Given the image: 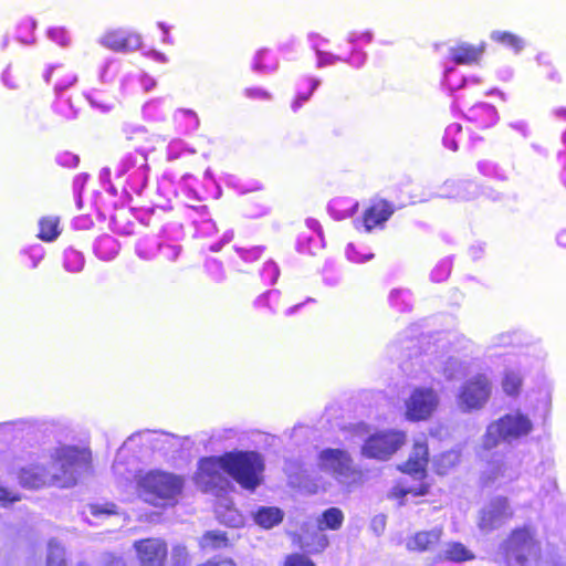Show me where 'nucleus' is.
Returning a JSON list of instances; mask_svg holds the SVG:
<instances>
[{"instance_id": "f257e3e1", "label": "nucleus", "mask_w": 566, "mask_h": 566, "mask_svg": "<svg viewBox=\"0 0 566 566\" xmlns=\"http://www.w3.org/2000/svg\"><path fill=\"white\" fill-rule=\"evenodd\" d=\"M263 460L255 452L226 453L202 459L196 475L197 484L205 492L219 493L229 485V476L243 489L254 491L262 481Z\"/></svg>"}, {"instance_id": "f03ea898", "label": "nucleus", "mask_w": 566, "mask_h": 566, "mask_svg": "<svg viewBox=\"0 0 566 566\" xmlns=\"http://www.w3.org/2000/svg\"><path fill=\"white\" fill-rule=\"evenodd\" d=\"M91 454L74 447L57 448L50 460L32 462L19 472L22 486L39 489L45 485L69 488L76 483L81 474L90 467Z\"/></svg>"}, {"instance_id": "7ed1b4c3", "label": "nucleus", "mask_w": 566, "mask_h": 566, "mask_svg": "<svg viewBox=\"0 0 566 566\" xmlns=\"http://www.w3.org/2000/svg\"><path fill=\"white\" fill-rule=\"evenodd\" d=\"M184 486V476L164 470H149L137 476L139 497L157 507L176 505Z\"/></svg>"}, {"instance_id": "20e7f679", "label": "nucleus", "mask_w": 566, "mask_h": 566, "mask_svg": "<svg viewBox=\"0 0 566 566\" xmlns=\"http://www.w3.org/2000/svg\"><path fill=\"white\" fill-rule=\"evenodd\" d=\"M507 566H538L539 545L527 528H517L502 544Z\"/></svg>"}, {"instance_id": "39448f33", "label": "nucleus", "mask_w": 566, "mask_h": 566, "mask_svg": "<svg viewBox=\"0 0 566 566\" xmlns=\"http://www.w3.org/2000/svg\"><path fill=\"white\" fill-rule=\"evenodd\" d=\"M533 429L530 418L518 411L505 415L497 421L489 424L483 447L491 450L499 446L501 441L511 442L527 436Z\"/></svg>"}, {"instance_id": "423d86ee", "label": "nucleus", "mask_w": 566, "mask_h": 566, "mask_svg": "<svg viewBox=\"0 0 566 566\" xmlns=\"http://www.w3.org/2000/svg\"><path fill=\"white\" fill-rule=\"evenodd\" d=\"M317 465L321 471L331 474L344 486L355 485L361 479V473L354 464L352 457L343 449L322 450L317 458Z\"/></svg>"}, {"instance_id": "0eeeda50", "label": "nucleus", "mask_w": 566, "mask_h": 566, "mask_svg": "<svg viewBox=\"0 0 566 566\" xmlns=\"http://www.w3.org/2000/svg\"><path fill=\"white\" fill-rule=\"evenodd\" d=\"M406 441L400 430H384L371 434L363 446V454L368 458L386 460L391 457Z\"/></svg>"}, {"instance_id": "6e6552de", "label": "nucleus", "mask_w": 566, "mask_h": 566, "mask_svg": "<svg viewBox=\"0 0 566 566\" xmlns=\"http://www.w3.org/2000/svg\"><path fill=\"white\" fill-rule=\"evenodd\" d=\"M513 516L509 500L504 496L491 499L479 512L478 526L480 531L490 533L507 523Z\"/></svg>"}, {"instance_id": "1a4fd4ad", "label": "nucleus", "mask_w": 566, "mask_h": 566, "mask_svg": "<svg viewBox=\"0 0 566 566\" xmlns=\"http://www.w3.org/2000/svg\"><path fill=\"white\" fill-rule=\"evenodd\" d=\"M491 381L485 375H476L465 381L459 392V406L467 411L481 409L490 398Z\"/></svg>"}, {"instance_id": "9d476101", "label": "nucleus", "mask_w": 566, "mask_h": 566, "mask_svg": "<svg viewBox=\"0 0 566 566\" xmlns=\"http://www.w3.org/2000/svg\"><path fill=\"white\" fill-rule=\"evenodd\" d=\"M439 403L438 394L431 388H416L406 401V416L409 420L428 419Z\"/></svg>"}, {"instance_id": "9b49d317", "label": "nucleus", "mask_w": 566, "mask_h": 566, "mask_svg": "<svg viewBox=\"0 0 566 566\" xmlns=\"http://www.w3.org/2000/svg\"><path fill=\"white\" fill-rule=\"evenodd\" d=\"M134 549L140 566H164L167 558V545L160 538H145L134 543Z\"/></svg>"}, {"instance_id": "f8f14e48", "label": "nucleus", "mask_w": 566, "mask_h": 566, "mask_svg": "<svg viewBox=\"0 0 566 566\" xmlns=\"http://www.w3.org/2000/svg\"><path fill=\"white\" fill-rule=\"evenodd\" d=\"M449 59L455 64L478 63L484 52L482 42L472 44L462 39L453 38L447 42Z\"/></svg>"}, {"instance_id": "ddd939ff", "label": "nucleus", "mask_w": 566, "mask_h": 566, "mask_svg": "<svg viewBox=\"0 0 566 566\" xmlns=\"http://www.w3.org/2000/svg\"><path fill=\"white\" fill-rule=\"evenodd\" d=\"M443 534L442 527H433L429 531H419L407 537L406 548L410 552H432L440 543Z\"/></svg>"}, {"instance_id": "4468645a", "label": "nucleus", "mask_w": 566, "mask_h": 566, "mask_svg": "<svg viewBox=\"0 0 566 566\" xmlns=\"http://www.w3.org/2000/svg\"><path fill=\"white\" fill-rule=\"evenodd\" d=\"M159 252L168 261H175L181 252L177 244H165L153 240H142L137 244V253L142 259L150 260Z\"/></svg>"}, {"instance_id": "2eb2a0df", "label": "nucleus", "mask_w": 566, "mask_h": 566, "mask_svg": "<svg viewBox=\"0 0 566 566\" xmlns=\"http://www.w3.org/2000/svg\"><path fill=\"white\" fill-rule=\"evenodd\" d=\"M427 464L428 447L423 441L417 440L408 461L403 464L401 470L415 476V479L420 480L424 476Z\"/></svg>"}, {"instance_id": "dca6fc26", "label": "nucleus", "mask_w": 566, "mask_h": 566, "mask_svg": "<svg viewBox=\"0 0 566 566\" xmlns=\"http://www.w3.org/2000/svg\"><path fill=\"white\" fill-rule=\"evenodd\" d=\"M345 43L352 51V53L349 55H347L346 53H338L335 55L333 53L324 52L319 48V45H315V50H316V54H317V59H318V62H317L318 66L319 67L325 66L329 63H333L334 60L346 61L356 67L361 66L365 62V55L363 53L355 51L356 44L354 43V41L350 38H345Z\"/></svg>"}, {"instance_id": "f3484780", "label": "nucleus", "mask_w": 566, "mask_h": 566, "mask_svg": "<svg viewBox=\"0 0 566 566\" xmlns=\"http://www.w3.org/2000/svg\"><path fill=\"white\" fill-rule=\"evenodd\" d=\"M216 516L220 523L230 527H240L244 524V516L234 507L228 497H219L216 504Z\"/></svg>"}, {"instance_id": "a211bd4d", "label": "nucleus", "mask_w": 566, "mask_h": 566, "mask_svg": "<svg viewBox=\"0 0 566 566\" xmlns=\"http://www.w3.org/2000/svg\"><path fill=\"white\" fill-rule=\"evenodd\" d=\"M474 554L460 542H448L438 552L439 562L462 563L474 559Z\"/></svg>"}, {"instance_id": "6ab92c4d", "label": "nucleus", "mask_w": 566, "mask_h": 566, "mask_svg": "<svg viewBox=\"0 0 566 566\" xmlns=\"http://www.w3.org/2000/svg\"><path fill=\"white\" fill-rule=\"evenodd\" d=\"M300 542L302 547H304L308 553H321L328 546V537L318 528L315 524L312 526V530L308 527L303 532L300 537Z\"/></svg>"}, {"instance_id": "aec40b11", "label": "nucleus", "mask_w": 566, "mask_h": 566, "mask_svg": "<svg viewBox=\"0 0 566 566\" xmlns=\"http://www.w3.org/2000/svg\"><path fill=\"white\" fill-rule=\"evenodd\" d=\"M394 213L391 205L387 201H379L370 207L364 217V227L367 232L371 231L376 226L381 224Z\"/></svg>"}, {"instance_id": "412c9836", "label": "nucleus", "mask_w": 566, "mask_h": 566, "mask_svg": "<svg viewBox=\"0 0 566 566\" xmlns=\"http://www.w3.org/2000/svg\"><path fill=\"white\" fill-rule=\"evenodd\" d=\"M467 117L480 127H490L496 123L497 112L491 104L480 103L469 109Z\"/></svg>"}, {"instance_id": "4be33fe9", "label": "nucleus", "mask_w": 566, "mask_h": 566, "mask_svg": "<svg viewBox=\"0 0 566 566\" xmlns=\"http://www.w3.org/2000/svg\"><path fill=\"white\" fill-rule=\"evenodd\" d=\"M101 44L109 50L120 53L144 50L140 38H101Z\"/></svg>"}, {"instance_id": "5701e85b", "label": "nucleus", "mask_w": 566, "mask_h": 566, "mask_svg": "<svg viewBox=\"0 0 566 566\" xmlns=\"http://www.w3.org/2000/svg\"><path fill=\"white\" fill-rule=\"evenodd\" d=\"M283 512L274 506H261L253 513L254 522L263 528H271L283 520Z\"/></svg>"}, {"instance_id": "b1692460", "label": "nucleus", "mask_w": 566, "mask_h": 566, "mask_svg": "<svg viewBox=\"0 0 566 566\" xmlns=\"http://www.w3.org/2000/svg\"><path fill=\"white\" fill-rule=\"evenodd\" d=\"M478 192V187L471 181H448L442 196L460 199H471Z\"/></svg>"}, {"instance_id": "393cba45", "label": "nucleus", "mask_w": 566, "mask_h": 566, "mask_svg": "<svg viewBox=\"0 0 566 566\" xmlns=\"http://www.w3.org/2000/svg\"><path fill=\"white\" fill-rule=\"evenodd\" d=\"M344 522V514L338 507H329L325 510L317 518L316 525L322 531L325 530H339Z\"/></svg>"}, {"instance_id": "a878e982", "label": "nucleus", "mask_w": 566, "mask_h": 566, "mask_svg": "<svg viewBox=\"0 0 566 566\" xmlns=\"http://www.w3.org/2000/svg\"><path fill=\"white\" fill-rule=\"evenodd\" d=\"M229 545L230 538L228 533L223 531H208L200 539V546L203 549H220Z\"/></svg>"}, {"instance_id": "bb28decb", "label": "nucleus", "mask_w": 566, "mask_h": 566, "mask_svg": "<svg viewBox=\"0 0 566 566\" xmlns=\"http://www.w3.org/2000/svg\"><path fill=\"white\" fill-rule=\"evenodd\" d=\"M60 220L56 217H43L39 221V234L38 237L42 241L52 242L57 239L61 231L59 228Z\"/></svg>"}, {"instance_id": "cd10ccee", "label": "nucleus", "mask_w": 566, "mask_h": 566, "mask_svg": "<svg viewBox=\"0 0 566 566\" xmlns=\"http://www.w3.org/2000/svg\"><path fill=\"white\" fill-rule=\"evenodd\" d=\"M517 476V470L513 465L509 464L506 461L501 463H492L490 476L488 478L491 481L503 480L512 481Z\"/></svg>"}, {"instance_id": "c85d7f7f", "label": "nucleus", "mask_w": 566, "mask_h": 566, "mask_svg": "<svg viewBox=\"0 0 566 566\" xmlns=\"http://www.w3.org/2000/svg\"><path fill=\"white\" fill-rule=\"evenodd\" d=\"M389 303L398 311L406 312L412 306V295L409 290L395 289L389 294Z\"/></svg>"}, {"instance_id": "c756f323", "label": "nucleus", "mask_w": 566, "mask_h": 566, "mask_svg": "<svg viewBox=\"0 0 566 566\" xmlns=\"http://www.w3.org/2000/svg\"><path fill=\"white\" fill-rule=\"evenodd\" d=\"M45 566H66L64 547L55 539L48 544Z\"/></svg>"}, {"instance_id": "7c9ffc66", "label": "nucleus", "mask_w": 566, "mask_h": 566, "mask_svg": "<svg viewBox=\"0 0 566 566\" xmlns=\"http://www.w3.org/2000/svg\"><path fill=\"white\" fill-rule=\"evenodd\" d=\"M522 385V376L518 371L507 370L504 375L502 387L510 396L517 395Z\"/></svg>"}, {"instance_id": "2f4dec72", "label": "nucleus", "mask_w": 566, "mask_h": 566, "mask_svg": "<svg viewBox=\"0 0 566 566\" xmlns=\"http://www.w3.org/2000/svg\"><path fill=\"white\" fill-rule=\"evenodd\" d=\"M470 80L459 76L453 67H447L444 71L443 85L450 91H457L461 88L467 82ZM474 83H478V80H471Z\"/></svg>"}, {"instance_id": "473e14b6", "label": "nucleus", "mask_w": 566, "mask_h": 566, "mask_svg": "<svg viewBox=\"0 0 566 566\" xmlns=\"http://www.w3.org/2000/svg\"><path fill=\"white\" fill-rule=\"evenodd\" d=\"M424 494H427V486L423 483L418 486H408L405 482H401L392 490L395 497H406L408 495L420 496Z\"/></svg>"}, {"instance_id": "72a5a7b5", "label": "nucleus", "mask_w": 566, "mask_h": 566, "mask_svg": "<svg viewBox=\"0 0 566 566\" xmlns=\"http://www.w3.org/2000/svg\"><path fill=\"white\" fill-rule=\"evenodd\" d=\"M441 371L448 379H453L463 373V365L459 359L448 357V359L442 363Z\"/></svg>"}, {"instance_id": "f704fd0d", "label": "nucleus", "mask_w": 566, "mask_h": 566, "mask_svg": "<svg viewBox=\"0 0 566 566\" xmlns=\"http://www.w3.org/2000/svg\"><path fill=\"white\" fill-rule=\"evenodd\" d=\"M462 127L460 124H451L446 128L443 144L447 148L455 151L458 149V142L455 136L461 134Z\"/></svg>"}, {"instance_id": "c9c22d12", "label": "nucleus", "mask_w": 566, "mask_h": 566, "mask_svg": "<svg viewBox=\"0 0 566 566\" xmlns=\"http://www.w3.org/2000/svg\"><path fill=\"white\" fill-rule=\"evenodd\" d=\"M307 82H308V86H310L308 92L307 93H302V92L297 93L296 98L292 103V108L294 112H296L303 105V103H305L310 99V96L318 87V85L321 83L319 80H317V78H310Z\"/></svg>"}, {"instance_id": "e433bc0d", "label": "nucleus", "mask_w": 566, "mask_h": 566, "mask_svg": "<svg viewBox=\"0 0 566 566\" xmlns=\"http://www.w3.org/2000/svg\"><path fill=\"white\" fill-rule=\"evenodd\" d=\"M171 562L175 566H189L190 558L188 551L182 545H176L171 551Z\"/></svg>"}, {"instance_id": "4c0bfd02", "label": "nucleus", "mask_w": 566, "mask_h": 566, "mask_svg": "<svg viewBox=\"0 0 566 566\" xmlns=\"http://www.w3.org/2000/svg\"><path fill=\"white\" fill-rule=\"evenodd\" d=\"M459 461V453L457 451H449L441 455L438 464V473L444 474L448 469L453 467Z\"/></svg>"}, {"instance_id": "58836bf2", "label": "nucleus", "mask_w": 566, "mask_h": 566, "mask_svg": "<svg viewBox=\"0 0 566 566\" xmlns=\"http://www.w3.org/2000/svg\"><path fill=\"white\" fill-rule=\"evenodd\" d=\"M268 55V51L265 50H261L256 53L255 55V59H254V63H253V69L255 71H259V72H263V73H269V72H273L275 69H276V63H272V64H266L264 61H265V57Z\"/></svg>"}, {"instance_id": "ea45409f", "label": "nucleus", "mask_w": 566, "mask_h": 566, "mask_svg": "<svg viewBox=\"0 0 566 566\" xmlns=\"http://www.w3.org/2000/svg\"><path fill=\"white\" fill-rule=\"evenodd\" d=\"M234 249L237 253L240 255V258L245 262L256 261L258 259H260L264 250L263 247H253L251 249L235 247Z\"/></svg>"}, {"instance_id": "a19ab883", "label": "nucleus", "mask_w": 566, "mask_h": 566, "mask_svg": "<svg viewBox=\"0 0 566 566\" xmlns=\"http://www.w3.org/2000/svg\"><path fill=\"white\" fill-rule=\"evenodd\" d=\"M346 256L350 262L361 263V262H366V261L373 259L374 254L370 252L363 253V252L358 251L354 244L350 243L347 245Z\"/></svg>"}, {"instance_id": "79ce46f5", "label": "nucleus", "mask_w": 566, "mask_h": 566, "mask_svg": "<svg viewBox=\"0 0 566 566\" xmlns=\"http://www.w3.org/2000/svg\"><path fill=\"white\" fill-rule=\"evenodd\" d=\"M128 161H132L134 165H138V167H139L138 174H142L144 176L143 167L145 166V158L142 155H137L135 157H127V156H125L123 158V160L120 161L119 167H118V171L117 172H118L119 176H123V175L127 174V164H128Z\"/></svg>"}, {"instance_id": "37998d69", "label": "nucleus", "mask_w": 566, "mask_h": 566, "mask_svg": "<svg viewBox=\"0 0 566 566\" xmlns=\"http://www.w3.org/2000/svg\"><path fill=\"white\" fill-rule=\"evenodd\" d=\"M90 512L93 516H108L116 514V505L113 503H106V504H92L90 505Z\"/></svg>"}, {"instance_id": "c03bdc74", "label": "nucleus", "mask_w": 566, "mask_h": 566, "mask_svg": "<svg viewBox=\"0 0 566 566\" xmlns=\"http://www.w3.org/2000/svg\"><path fill=\"white\" fill-rule=\"evenodd\" d=\"M280 271L277 265L273 261H268L263 265L262 277L265 281H269L270 284H274L279 277Z\"/></svg>"}, {"instance_id": "a18cd8bd", "label": "nucleus", "mask_w": 566, "mask_h": 566, "mask_svg": "<svg viewBox=\"0 0 566 566\" xmlns=\"http://www.w3.org/2000/svg\"><path fill=\"white\" fill-rule=\"evenodd\" d=\"M178 116H182L187 120L186 130H195L198 128L199 119L191 109H180Z\"/></svg>"}, {"instance_id": "49530a36", "label": "nucleus", "mask_w": 566, "mask_h": 566, "mask_svg": "<svg viewBox=\"0 0 566 566\" xmlns=\"http://www.w3.org/2000/svg\"><path fill=\"white\" fill-rule=\"evenodd\" d=\"M83 268V260L76 252H71L65 261V269L71 272H78Z\"/></svg>"}, {"instance_id": "de8ad7c7", "label": "nucleus", "mask_w": 566, "mask_h": 566, "mask_svg": "<svg viewBox=\"0 0 566 566\" xmlns=\"http://www.w3.org/2000/svg\"><path fill=\"white\" fill-rule=\"evenodd\" d=\"M496 39L504 48L512 50L514 53L520 52L524 46V42H523L522 38H496Z\"/></svg>"}, {"instance_id": "09e8293b", "label": "nucleus", "mask_w": 566, "mask_h": 566, "mask_svg": "<svg viewBox=\"0 0 566 566\" xmlns=\"http://www.w3.org/2000/svg\"><path fill=\"white\" fill-rule=\"evenodd\" d=\"M56 160H57L59 165H61L63 167L73 168V167L77 166L80 158H78V156H76L72 153L65 151V153L60 154L57 156Z\"/></svg>"}, {"instance_id": "8fccbe9b", "label": "nucleus", "mask_w": 566, "mask_h": 566, "mask_svg": "<svg viewBox=\"0 0 566 566\" xmlns=\"http://www.w3.org/2000/svg\"><path fill=\"white\" fill-rule=\"evenodd\" d=\"M285 566H315L306 556L294 554L287 557Z\"/></svg>"}, {"instance_id": "3c124183", "label": "nucleus", "mask_w": 566, "mask_h": 566, "mask_svg": "<svg viewBox=\"0 0 566 566\" xmlns=\"http://www.w3.org/2000/svg\"><path fill=\"white\" fill-rule=\"evenodd\" d=\"M450 273V264L444 261L439 264L431 273L432 280L440 282L443 281Z\"/></svg>"}, {"instance_id": "603ef678", "label": "nucleus", "mask_w": 566, "mask_h": 566, "mask_svg": "<svg viewBox=\"0 0 566 566\" xmlns=\"http://www.w3.org/2000/svg\"><path fill=\"white\" fill-rule=\"evenodd\" d=\"M244 94L249 98H259V99H270L271 98V95L266 91H264L260 87L248 88Z\"/></svg>"}, {"instance_id": "864d4df0", "label": "nucleus", "mask_w": 566, "mask_h": 566, "mask_svg": "<svg viewBox=\"0 0 566 566\" xmlns=\"http://www.w3.org/2000/svg\"><path fill=\"white\" fill-rule=\"evenodd\" d=\"M515 335L506 333V334H500L494 338V346L501 347V346H509L513 345Z\"/></svg>"}, {"instance_id": "5fc2aeb1", "label": "nucleus", "mask_w": 566, "mask_h": 566, "mask_svg": "<svg viewBox=\"0 0 566 566\" xmlns=\"http://www.w3.org/2000/svg\"><path fill=\"white\" fill-rule=\"evenodd\" d=\"M75 82V77L73 74H69L65 78L57 80L54 83V88L56 93H61L64 90H66L69 86H71Z\"/></svg>"}, {"instance_id": "6e6d98bb", "label": "nucleus", "mask_w": 566, "mask_h": 566, "mask_svg": "<svg viewBox=\"0 0 566 566\" xmlns=\"http://www.w3.org/2000/svg\"><path fill=\"white\" fill-rule=\"evenodd\" d=\"M386 526V516L385 515H376L371 521V528L376 534H381Z\"/></svg>"}, {"instance_id": "4d7b16f0", "label": "nucleus", "mask_w": 566, "mask_h": 566, "mask_svg": "<svg viewBox=\"0 0 566 566\" xmlns=\"http://www.w3.org/2000/svg\"><path fill=\"white\" fill-rule=\"evenodd\" d=\"M19 500V496L0 484V502L12 503Z\"/></svg>"}, {"instance_id": "13d9d810", "label": "nucleus", "mask_w": 566, "mask_h": 566, "mask_svg": "<svg viewBox=\"0 0 566 566\" xmlns=\"http://www.w3.org/2000/svg\"><path fill=\"white\" fill-rule=\"evenodd\" d=\"M144 54L154 59L155 61L163 62V63L167 62V57L163 53H160L154 49L144 51Z\"/></svg>"}, {"instance_id": "bf43d9fd", "label": "nucleus", "mask_w": 566, "mask_h": 566, "mask_svg": "<svg viewBox=\"0 0 566 566\" xmlns=\"http://www.w3.org/2000/svg\"><path fill=\"white\" fill-rule=\"evenodd\" d=\"M103 245H106V247H111V248H115L116 247V242L114 239L109 238V237H105V238H102L99 241H98V249Z\"/></svg>"}, {"instance_id": "052dcab7", "label": "nucleus", "mask_w": 566, "mask_h": 566, "mask_svg": "<svg viewBox=\"0 0 566 566\" xmlns=\"http://www.w3.org/2000/svg\"><path fill=\"white\" fill-rule=\"evenodd\" d=\"M142 84L143 86L145 87L146 91L150 90L151 87L155 86V80L145 75L143 78H142Z\"/></svg>"}, {"instance_id": "680f3d73", "label": "nucleus", "mask_w": 566, "mask_h": 566, "mask_svg": "<svg viewBox=\"0 0 566 566\" xmlns=\"http://www.w3.org/2000/svg\"><path fill=\"white\" fill-rule=\"evenodd\" d=\"M113 470L115 474L124 475L125 470L123 469V464L118 461V459L115 460L113 464Z\"/></svg>"}, {"instance_id": "e2e57ef3", "label": "nucleus", "mask_w": 566, "mask_h": 566, "mask_svg": "<svg viewBox=\"0 0 566 566\" xmlns=\"http://www.w3.org/2000/svg\"><path fill=\"white\" fill-rule=\"evenodd\" d=\"M2 81L4 83L6 86H8L9 88H15L17 85L11 83V80H9V72L6 71L2 75Z\"/></svg>"}, {"instance_id": "0e129e2a", "label": "nucleus", "mask_w": 566, "mask_h": 566, "mask_svg": "<svg viewBox=\"0 0 566 566\" xmlns=\"http://www.w3.org/2000/svg\"><path fill=\"white\" fill-rule=\"evenodd\" d=\"M557 243L562 247H566V230H563L558 233Z\"/></svg>"}, {"instance_id": "69168bd1", "label": "nucleus", "mask_w": 566, "mask_h": 566, "mask_svg": "<svg viewBox=\"0 0 566 566\" xmlns=\"http://www.w3.org/2000/svg\"><path fill=\"white\" fill-rule=\"evenodd\" d=\"M85 180H86V176H82V175L77 176L74 180L75 187H83Z\"/></svg>"}, {"instance_id": "338daca9", "label": "nucleus", "mask_w": 566, "mask_h": 566, "mask_svg": "<svg viewBox=\"0 0 566 566\" xmlns=\"http://www.w3.org/2000/svg\"><path fill=\"white\" fill-rule=\"evenodd\" d=\"M554 114L556 117H559V118L565 117L566 118V108L558 107V108L554 109Z\"/></svg>"}, {"instance_id": "774afa93", "label": "nucleus", "mask_w": 566, "mask_h": 566, "mask_svg": "<svg viewBox=\"0 0 566 566\" xmlns=\"http://www.w3.org/2000/svg\"><path fill=\"white\" fill-rule=\"evenodd\" d=\"M233 239V231H227L224 234H223V238H222V243L226 244L228 242H230L231 240Z\"/></svg>"}]
</instances>
